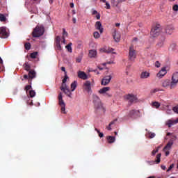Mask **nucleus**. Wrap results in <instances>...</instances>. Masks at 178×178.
I'll list each match as a JSON object with an SVG mask.
<instances>
[{"label": "nucleus", "instance_id": "obj_3", "mask_svg": "<svg viewBox=\"0 0 178 178\" xmlns=\"http://www.w3.org/2000/svg\"><path fill=\"white\" fill-rule=\"evenodd\" d=\"M58 104L60 105V111H61V113H63L64 115H66L67 112H66V108H65V106H66V104L63 99V95H62V92H60L58 94Z\"/></svg>", "mask_w": 178, "mask_h": 178}, {"label": "nucleus", "instance_id": "obj_56", "mask_svg": "<svg viewBox=\"0 0 178 178\" xmlns=\"http://www.w3.org/2000/svg\"><path fill=\"white\" fill-rule=\"evenodd\" d=\"M104 96L106 97H111L112 96L111 94L107 93V92L104 94Z\"/></svg>", "mask_w": 178, "mask_h": 178}, {"label": "nucleus", "instance_id": "obj_60", "mask_svg": "<svg viewBox=\"0 0 178 178\" xmlns=\"http://www.w3.org/2000/svg\"><path fill=\"white\" fill-rule=\"evenodd\" d=\"M106 9H111V5L108 3L106 2Z\"/></svg>", "mask_w": 178, "mask_h": 178}, {"label": "nucleus", "instance_id": "obj_11", "mask_svg": "<svg viewBox=\"0 0 178 178\" xmlns=\"http://www.w3.org/2000/svg\"><path fill=\"white\" fill-rule=\"evenodd\" d=\"M29 83L31 84L32 83V80L33 79L35 78L36 77V72L31 70L30 71H29Z\"/></svg>", "mask_w": 178, "mask_h": 178}, {"label": "nucleus", "instance_id": "obj_2", "mask_svg": "<svg viewBox=\"0 0 178 178\" xmlns=\"http://www.w3.org/2000/svg\"><path fill=\"white\" fill-rule=\"evenodd\" d=\"M93 103L95 104V108L96 111H104V106H102V102L101 99L96 95H93Z\"/></svg>", "mask_w": 178, "mask_h": 178}, {"label": "nucleus", "instance_id": "obj_49", "mask_svg": "<svg viewBox=\"0 0 178 178\" xmlns=\"http://www.w3.org/2000/svg\"><path fill=\"white\" fill-rule=\"evenodd\" d=\"M172 111H174L175 113H178V106L173 107Z\"/></svg>", "mask_w": 178, "mask_h": 178}, {"label": "nucleus", "instance_id": "obj_59", "mask_svg": "<svg viewBox=\"0 0 178 178\" xmlns=\"http://www.w3.org/2000/svg\"><path fill=\"white\" fill-rule=\"evenodd\" d=\"M63 41L62 43H63L64 44H66V40L65 37H62Z\"/></svg>", "mask_w": 178, "mask_h": 178}, {"label": "nucleus", "instance_id": "obj_14", "mask_svg": "<svg viewBox=\"0 0 178 178\" xmlns=\"http://www.w3.org/2000/svg\"><path fill=\"white\" fill-rule=\"evenodd\" d=\"M95 28L99 31L100 33L102 34L104 33V28L102 27V24L100 22H97L95 24Z\"/></svg>", "mask_w": 178, "mask_h": 178}, {"label": "nucleus", "instance_id": "obj_6", "mask_svg": "<svg viewBox=\"0 0 178 178\" xmlns=\"http://www.w3.org/2000/svg\"><path fill=\"white\" fill-rule=\"evenodd\" d=\"M178 83V72H175L173 74L171 81V90L176 88Z\"/></svg>", "mask_w": 178, "mask_h": 178}, {"label": "nucleus", "instance_id": "obj_43", "mask_svg": "<svg viewBox=\"0 0 178 178\" xmlns=\"http://www.w3.org/2000/svg\"><path fill=\"white\" fill-rule=\"evenodd\" d=\"M68 36V33L66 31L65 29H63V36L65 38V37Z\"/></svg>", "mask_w": 178, "mask_h": 178}, {"label": "nucleus", "instance_id": "obj_17", "mask_svg": "<svg viewBox=\"0 0 178 178\" xmlns=\"http://www.w3.org/2000/svg\"><path fill=\"white\" fill-rule=\"evenodd\" d=\"M113 36L116 42H119L120 41V33H119V32L115 31Z\"/></svg>", "mask_w": 178, "mask_h": 178}, {"label": "nucleus", "instance_id": "obj_64", "mask_svg": "<svg viewBox=\"0 0 178 178\" xmlns=\"http://www.w3.org/2000/svg\"><path fill=\"white\" fill-rule=\"evenodd\" d=\"M106 64H113V61H109V62H107L106 63H104V65Z\"/></svg>", "mask_w": 178, "mask_h": 178}, {"label": "nucleus", "instance_id": "obj_4", "mask_svg": "<svg viewBox=\"0 0 178 178\" xmlns=\"http://www.w3.org/2000/svg\"><path fill=\"white\" fill-rule=\"evenodd\" d=\"M161 28V26L159 24L156 25L155 26H154L151 31V35L155 38L156 36H158L160 34Z\"/></svg>", "mask_w": 178, "mask_h": 178}, {"label": "nucleus", "instance_id": "obj_30", "mask_svg": "<svg viewBox=\"0 0 178 178\" xmlns=\"http://www.w3.org/2000/svg\"><path fill=\"white\" fill-rule=\"evenodd\" d=\"M55 45H56V50H57V51H62L63 50L60 42H55Z\"/></svg>", "mask_w": 178, "mask_h": 178}, {"label": "nucleus", "instance_id": "obj_63", "mask_svg": "<svg viewBox=\"0 0 178 178\" xmlns=\"http://www.w3.org/2000/svg\"><path fill=\"white\" fill-rule=\"evenodd\" d=\"M161 169H162L163 170H165V169H166V167H165V165H161Z\"/></svg>", "mask_w": 178, "mask_h": 178}, {"label": "nucleus", "instance_id": "obj_22", "mask_svg": "<svg viewBox=\"0 0 178 178\" xmlns=\"http://www.w3.org/2000/svg\"><path fill=\"white\" fill-rule=\"evenodd\" d=\"M165 38H162L161 40L156 45L157 49L161 48L163 46Z\"/></svg>", "mask_w": 178, "mask_h": 178}, {"label": "nucleus", "instance_id": "obj_27", "mask_svg": "<svg viewBox=\"0 0 178 178\" xmlns=\"http://www.w3.org/2000/svg\"><path fill=\"white\" fill-rule=\"evenodd\" d=\"M115 140L116 139L115 138V136H108L107 137V141L108 142L109 144L114 143Z\"/></svg>", "mask_w": 178, "mask_h": 178}, {"label": "nucleus", "instance_id": "obj_21", "mask_svg": "<svg viewBox=\"0 0 178 178\" xmlns=\"http://www.w3.org/2000/svg\"><path fill=\"white\" fill-rule=\"evenodd\" d=\"M63 92L67 95L70 98H72V93L71 92V90L67 88L65 90H63Z\"/></svg>", "mask_w": 178, "mask_h": 178}, {"label": "nucleus", "instance_id": "obj_12", "mask_svg": "<svg viewBox=\"0 0 178 178\" xmlns=\"http://www.w3.org/2000/svg\"><path fill=\"white\" fill-rule=\"evenodd\" d=\"M164 30L166 34L171 35L173 33L175 28L172 25H168L165 27Z\"/></svg>", "mask_w": 178, "mask_h": 178}, {"label": "nucleus", "instance_id": "obj_47", "mask_svg": "<svg viewBox=\"0 0 178 178\" xmlns=\"http://www.w3.org/2000/svg\"><path fill=\"white\" fill-rule=\"evenodd\" d=\"M31 88H32L31 85H27V86H26L24 90H25L26 92H28L30 89H31Z\"/></svg>", "mask_w": 178, "mask_h": 178}, {"label": "nucleus", "instance_id": "obj_31", "mask_svg": "<svg viewBox=\"0 0 178 178\" xmlns=\"http://www.w3.org/2000/svg\"><path fill=\"white\" fill-rule=\"evenodd\" d=\"M149 76V74L147 72H143L140 74V78L141 79H146Z\"/></svg>", "mask_w": 178, "mask_h": 178}, {"label": "nucleus", "instance_id": "obj_29", "mask_svg": "<svg viewBox=\"0 0 178 178\" xmlns=\"http://www.w3.org/2000/svg\"><path fill=\"white\" fill-rule=\"evenodd\" d=\"M77 87V81H74L72 83H71V91L74 92Z\"/></svg>", "mask_w": 178, "mask_h": 178}, {"label": "nucleus", "instance_id": "obj_34", "mask_svg": "<svg viewBox=\"0 0 178 178\" xmlns=\"http://www.w3.org/2000/svg\"><path fill=\"white\" fill-rule=\"evenodd\" d=\"M67 88H67V85L66 84V83H62V85H61L60 89L62 91H63L64 90H65V89H67Z\"/></svg>", "mask_w": 178, "mask_h": 178}, {"label": "nucleus", "instance_id": "obj_18", "mask_svg": "<svg viewBox=\"0 0 178 178\" xmlns=\"http://www.w3.org/2000/svg\"><path fill=\"white\" fill-rule=\"evenodd\" d=\"M167 73L165 67H163L162 70L157 74V76L162 78Z\"/></svg>", "mask_w": 178, "mask_h": 178}, {"label": "nucleus", "instance_id": "obj_35", "mask_svg": "<svg viewBox=\"0 0 178 178\" xmlns=\"http://www.w3.org/2000/svg\"><path fill=\"white\" fill-rule=\"evenodd\" d=\"M24 48H25V49H26V50H30L31 48V43H29V42L26 43V44H24Z\"/></svg>", "mask_w": 178, "mask_h": 178}, {"label": "nucleus", "instance_id": "obj_26", "mask_svg": "<svg viewBox=\"0 0 178 178\" xmlns=\"http://www.w3.org/2000/svg\"><path fill=\"white\" fill-rule=\"evenodd\" d=\"M138 111L132 110L129 112V115L131 118H135L136 115H138Z\"/></svg>", "mask_w": 178, "mask_h": 178}, {"label": "nucleus", "instance_id": "obj_55", "mask_svg": "<svg viewBox=\"0 0 178 178\" xmlns=\"http://www.w3.org/2000/svg\"><path fill=\"white\" fill-rule=\"evenodd\" d=\"M155 66H156V67H159L161 66L160 63H159V61H156V62L155 63Z\"/></svg>", "mask_w": 178, "mask_h": 178}, {"label": "nucleus", "instance_id": "obj_13", "mask_svg": "<svg viewBox=\"0 0 178 178\" xmlns=\"http://www.w3.org/2000/svg\"><path fill=\"white\" fill-rule=\"evenodd\" d=\"M111 80H112V76H106L102 80V85L103 86H106L108 85L110 82Z\"/></svg>", "mask_w": 178, "mask_h": 178}, {"label": "nucleus", "instance_id": "obj_51", "mask_svg": "<svg viewBox=\"0 0 178 178\" xmlns=\"http://www.w3.org/2000/svg\"><path fill=\"white\" fill-rule=\"evenodd\" d=\"M174 168V164H171L170 166L167 170V172H170Z\"/></svg>", "mask_w": 178, "mask_h": 178}, {"label": "nucleus", "instance_id": "obj_61", "mask_svg": "<svg viewBox=\"0 0 178 178\" xmlns=\"http://www.w3.org/2000/svg\"><path fill=\"white\" fill-rule=\"evenodd\" d=\"M24 79H29V75H26V74H25V75H24Z\"/></svg>", "mask_w": 178, "mask_h": 178}, {"label": "nucleus", "instance_id": "obj_25", "mask_svg": "<svg viewBox=\"0 0 178 178\" xmlns=\"http://www.w3.org/2000/svg\"><path fill=\"white\" fill-rule=\"evenodd\" d=\"M97 56V51L96 50H90L89 51V57L90 58H95Z\"/></svg>", "mask_w": 178, "mask_h": 178}, {"label": "nucleus", "instance_id": "obj_24", "mask_svg": "<svg viewBox=\"0 0 178 178\" xmlns=\"http://www.w3.org/2000/svg\"><path fill=\"white\" fill-rule=\"evenodd\" d=\"M173 124H177V122L175 120H169L166 122V126H168V127H171L173 126Z\"/></svg>", "mask_w": 178, "mask_h": 178}, {"label": "nucleus", "instance_id": "obj_40", "mask_svg": "<svg viewBox=\"0 0 178 178\" xmlns=\"http://www.w3.org/2000/svg\"><path fill=\"white\" fill-rule=\"evenodd\" d=\"M35 94H36V92L33 90L29 91V96L31 97H34L35 96Z\"/></svg>", "mask_w": 178, "mask_h": 178}, {"label": "nucleus", "instance_id": "obj_33", "mask_svg": "<svg viewBox=\"0 0 178 178\" xmlns=\"http://www.w3.org/2000/svg\"><path fill=\"white\" fill-rule=\"evenodd\" d=\"M152 106L155 107L156 108H159L161 106V104L158 102H152Z\"/></svg>", "mask_w": 178, "mask_h": 178}, {"label": "nucleus", "instance_id": "obj_39", "mask_svg": "<svg viewBox=\"0 0 178 178\" xmlns=\"http://www.w3.org/2000/svg\"><path fill=\"white\" fill-rule=\"evenodd\" d=\"M0 21L2 22L6 21V17L4 15L0 14Z\"/></svg>", "mask_w": 178, "mask_h": 178}, {"label": "nucleus", "instance_id": "obj_52", "mask_svg": "<svg viewBox=\"0 0 178 178\" xmlns=\"http://www.w3.org/2000/svg\"><path fill=\"white\" fill-rule=\"evenodd\" d=\"M82 60V57H78L76 59V63H81Z\"/></svg>", "mask_w": 178, "mask_h": 178}, {"label": "nucleus", "instance_id": "obj_32", "mask_svg": "<svg viewBox=\"0 0 178 178\" xmlns=\"http://www.w3.org/2000/svg\"><path fill=\"white\" fill-rule=\"evenodd\" d=\"M115 122H118V119H115L113 121H112L111 122H110L108 126L106 127L107 130H108V131L112 130V127H111V126H112V124H115Z\"/></svg>", "mask_w": 178, "mask_h": 178}, {"label": "nucleus", "instance_id": "obj_53", "mask_svg": "<svg viewBox=\"0 0 178 178\" xmlns=\"http://www.w3.org/2000/svg\"><path fill=\"white\" fill-rule=\"evenodd\" d=\"M158 152H159V149H156V150H153L152 152V155L154 156Z\"/></svg>", "mask_w": 178, "mask_h": 178}, {"label": "nucleus", "instance_id": "obj_38", "mask_svg": "<svg viewBox=\"0 0 178 178\" xmlns=\"http://www.w3.org/2000/svg\"><path fill=\"white\" fill-rule=\"evenodd\" d=\"M93 36L95 39H98V38H99V37H101V35H99V33L98 31L94 32Z\"/></svg>", "mask_w": 178, "mask_h": 178}, {"label": "nucleus", "instance_id": "obj_10", "mask_svg": "<svg viewBox=\"0 0 178 178\" xmlns=\"http://www.w3.org/2000/svg\"><path fill=\"white\" fill-rule=\"evenodd\" d=\"M92 83L90 81H86L84 83H83V88L86 91H87L88 92H92Z\"/></svg>", "mask_w": 178, "mask_h": 178}, {"label": "nucleus", "instance_id": "obj_46", "mask_svg": "<svg viewBox=\"0 0 178 178\" xmlns=\"http://www.w3.org/2000/svg\"><path fill=\"white\" fill-rule=\"evenodd\" d=\"M176 47H177V44H175V43H173V44H172L170 45V49H171L172 51H174V50L176 49Z\"/></svg>", "mask_w": 178, "mask_h": 178}, {"label": "nucleus", "instance_id": "obj_57", "mask_svg": "<svg viewBox=\"0 0 178 178\" xmlns=\"http://www.w3.org/2000/svg\"><path fill=\"white\" fill-rule=\"evenodd\" d=\"M113 51V49H108V50L104 51V52L111 53Z\"/></svg>", "mask_w": 178, "mask_h": 178}, {"label": "nucleus", "instance_id": "obj_54", "mask_svg": "<svg viewBox=\"0 0 178 178\" xmlns=\"http://www.w3.org/2000/svg\"><path fill=\"white\" fill-rule=\"evenodd\" d=\"M60 70L65 72V75L67 74L66 69L65 67H61Z\"/></svg>", "mask_w": 178, "mask_h": 178}, {"label": "nucleus", "instance_id": "obj_20", "mask_svg": "<svg viewBox=\"0 0 178 178\" xmlns=\"http://www.w3.org/2000/svg\"><path fill=\"white\" fill-rule=\"evenodd\" d=\"M126 1V0H111V4L113 6H118L120 3H123Z\"/></svg>", "mask_w": 178, "mask_h": 178}, {"label": "nucleus", "instance_id": "obj_8", "mask_svg": "<svg viewBox=\"0 0 178 178\" xmlns=\"http://www.w3.org/2000/svg\"><path fill=\"white\" fill-rule=\"evenodd\" d=\"M129 58L131 61H134L136 58V51L134 49L133 47H130L129 48Z\"/></svg>", "mask_w": 178, "mask_h": 178}, {"label": "nucleus", "instance_id": "obj_45", "mask_svg": "<svg viewBox=\"0 0 178 178\" xmlns=\"http://www.w3.org/2000/svg\"><path fill=\"white\" fill-rule=\"evenodd\" d=\"M61 38L60 36H57L55 40V43H60Z\"/></svg>", "mask_w": 178, "mask_h": 178}, {"label": "nucleus", "instance_id": "obj_36", "mask_svg": "<svg viewBox=\"0 0 178 178\" xmlns=\"http://www.w3.org/2000/svg\"><path fill=\"white\" fill-rule=\"evenodd\" d=\"M161 154H158L157 156H156V164H159L160 162H161Z\"/></svg>", "mask_w": 178, "mask_h": 178}, {"label": "nucleus", "instance_id": "obj_28", "mask_svg": "<svg viewBox=\"0 0 178 178\" xmlns=\"http://www.w3.org/2000/svg\"><path fill=\"white\" fill-rule=\"evenodd\" d=\"M72 43L70 42L67 46H65V48L67 49V51L70 53H72L73 52V49H72Z\"/></svg>", "mask_w": 178, "mask_h": 178}, {"label": "nucleus", "instance_id": "obj_19", "mask_svg": "<svg viewBox=\"0 0 178 178\" xmlns=\"http://www.w3.org/2000/svg\"><path fill=\"white\" fill-rule=\"evenodd\" d=\"M111 90L110 87H104L103 88L99 90V93L102 95H105L108 91Z\"/></svg>", "mask_w": 178, "mask_h": 178}, {"label": "nucleus", "instance_id": "obj_48", "mask_svg": "<svg viewBox=\"0 0 178 178\" xmlns=\"http://www.w3.org/2000/svg\"><path fill=\"white\" fill-rule=\"evenodd\" d=\"M173 10L175 12L178 11V5H175L172 8Z\"/></svg>", "mask_w": 178, "mask_h": 178}, {"label": "nucleus", "instance_id": "obj_42", "mask_svg": "<svg viewBox=\"0 0 178 178\" xmlns=\"http://www.w3.org/2000/svg\"><path fill=\"white\" fill-rule=\"evenodd\" d=\"M159 91H163V90H160L159 88H155V89H153L150 91L151 94H154L156 92H159Z\"/></svg>", "mask_w": 178, "mask_h": 178}, {"label": "nucleus", "instance_id": "obj_7", "mask_svg": "<svg viewBox=\"0 0 178 178\" xmlns=\"http://www.w3.org/2000/svg\"><path fill=\"white\" fill-rule=\"evenodd\" d=\"M173 145L172 141H169L166 146L163 148V152H165V156H168L170 155V150Z\"/></svg>", "mask_w": 178, "mask_h": 178}, {"label": "nucleus", "instance_id": "obj_58", "mask_svg": "<svg viewBox=\"0 0 178 178\" xmlns=\"http://www.w3.org/2000/svg\"><path fill=\"white\" fill-rule=\"evenodd\" d=\"M96 19H101V15H99V13H97V14L96 15Z\"/></svg>", "mask_w": 178, "mask_h": 178}, {"label": "nucleus", "instance_id": "obj_9", "mask_svg": "<svg viewBox=\"0 0 178 178\" xmlns=\"http://www.w3.org/2000/svg\"><path fill=\"white\" fill-rule=\"evenodd\" d=\"M9 34L6 31V27H1L0 28V38H8Z\"/></svg>", "mask_w": 178, "mask_h": 178}, {"label": "nucleus", "instance_id": "obj_37", "mask_svg": "<svg viewBox=\"0 0 178 178\" xmlns=\"http://www.w3.org/2000/svg\"><path fill=\"white\" fill-rule=\"evenodd\" d=\"M38 55V52L35 51V52H33V53H31L30 54V57L31 58H36L37 56Z\"/></svg>", "mask_w": 178, "mask_h": 178}, {"label": "nucleus", "instance_id": "obj_23", "mask_svg": "<svg viewBox=\"0 0 178 178\" xmlns=\"http://www.w3.org/2000/svg\"><path fill=\"white\" fill-rule=\"evenodd\" d=\"M23 67L26 71H29V72L31 71V64L29 62H26L23 65Z\"/></svg>", "mask_w": 178, "mask_h": 178}, {"label": "nucleus", "instance_id": "obj_15", "mask_svg": "<svg viewBox=\"0 0 178 178\" xmlns=\"http://www.w3.org/2000/svg\"><path fill=\"white\" fill-rule=\"evenodd\" d=\"M78 77L83 80H86L88 79V76L86 74V73L82 71H79L78 72Z\"/></svg>", "mask_w": 178, "mask_h": 178}, {"label": "nucleus", "instance_id": "obj_50", "mask_svg": "<svg viewBox=\"0 0 178 178\" xmlns=\"http://www.w3.org/2000/svg\"><path fill=\"white\" fill-rule=\"evenodd\" d=\"M156 134L154 133H149V138L152 139L155 137Z\"/></svg>", "mask_w": 178, "mask_h": 178}, {"label": "nucleus", "instance_id": "obj_1", "mask_svg": "<svg viewBox=\"0 0 178 178\" xmlns=\"http://www.w3.org/2000/svg\"><path fill=\"white\" fill-rule=\"evenodd\" d=\"M45 29L44 26H36L32 32V36L33 38H39L44 34Z\"/></svg>", "mask_w": 178, "mask_h": 178}, {"label": "nucleus", "instance_id": "obj_41", "mask_svg": "<svg viewBox=\"0 0 178 178\" xmlns=\"http://www.w3.org/2000/svg\"><path fill=\"white\" fill-rule=\"evenodd\" d=\"M95 131H97V133H98L99 137H100L101 138H102V137H104V134L102 132H100L98 130V129L95 128Z\"/></svg>", "mask_w": 178, "mask_h": 178}, {"label": "nucleus", "instance_id": "obj_5", "mask_svg": "<svg viewBox=\"0 0 178 178\" xmlns=\"http://www.w3.org/2000/svg\"><path fill=\"white\" fill-rule=\"evenodd\" d=\"M124 97L130 104L136 102L138 100V98L136 97V96L133 94H128L125 95Z\"/></svg>", "mask_w": 178, "mask_h": 178}, {"label": "nucleus", "instance_id": "obj_62", "mask_svg": "<svg viewBox=\"0 0 178 178\" xmlns=\"http://www.w3.org/2000/svg\"><path fill=\"white\" fill-rule=\"evenodd\" d=\"M97 13H98V12H97V10H93L92 15H97Z\"/></svg>", "mask_w": 178, "mask_h": 178}, {"label": "nucleus", "instance_id": "obj_44", "mask_svg": "<svg viewBox=\"0 0 178 178\" xmlns=\"http://www.w3.org/2000/svg\"><path fill=\"white\" fill-rule=\"evenodd\" d=\"M67 79H69V76L67 74H65L64 79L62 81L63 83H66Z\"/></svg>", "mask_w": 178, "mask_h": 178}, {"label": "nucleus", "instance_id": "obj_16", "mask_svg": "<svg viewBox=\"0 0 178 178\" xmlns=\"http://www.w3.org/2000/svg\"><path fill=\"white\" fill-rule=\"evenodd\" d=\"M162 86L163 88H168V87H170V89H171V81L170 79H166L165 81H163L162 83Z\"/></svg>", "mask_w": 178, "mask_h": 178}]
</instances>
